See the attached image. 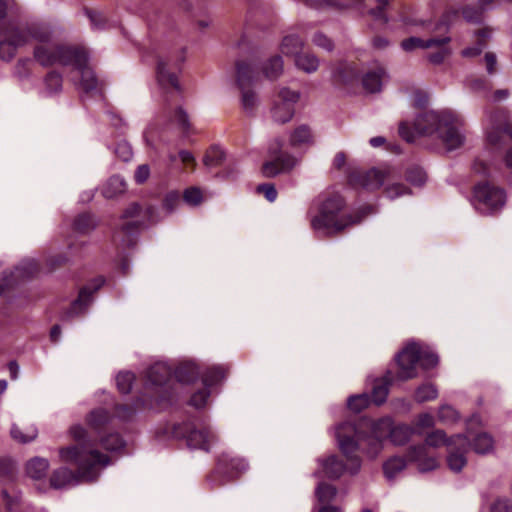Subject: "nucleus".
<instances>
[{
    "mask_svg": "<svg viewBox=\"0 0 512 512\" xmlns=\"http://www.w3.org/2000/svg\"><path fill=\"white\" fill-rule=\"evenodd\" d=\"M69 434L76 444L59 449V458L62 462L75 464L77 471L67 467L54 470L50 477V485L55 489L74 486L80 482H92L98 477L97 467H105L109 457L96 449L93 441L88 439L86 430L81 425H73Z\"/></svg>",
    "mask_w": 512,
    "mask_h": 512,
    "instance_id": "1",
    "label": "nucleus"
},
{
    "mask_svg": "<svg viewBox=\"0 0 512 512\" xmlns=\"http://www.w3.org/2000/svg\"><path fill=\"white\" fill-rule=\"evenodd\" d=\"M318 213L311 219V227L315 231H323L327 235H337L345 229L360 223L370 212L369 207L356 213L346 212V201L339 193H327L317 200Z\"/></svg>",
    "mask_w": 512,
    "mask_h": 512,
    "instance_id": "2",
    "label": "nucleus"
},
{
    "mask_svg": "<svg viewBox=\"0 0 512 512\" xmlns=\"http://www.w3.org/2000/svg\"><path fill=\"white\" fill-rule=\"evenodd\" d=\"M161 434L175 439L184 438L189 448L201 449L206 452L210 451L211 444L217 440L216 435L210 427H197L196 424L191 421L176 423L163 430H159L157 436L160 437Z\"/></svg>",
    "mask_w": 512,
    "mask_h": 512,
    "instance_id": "3",
    "label": "nucleus"
},
{
    "mask_svg": "<svg viewBox=\"0 0 512 512\" xmlns=\"http://www.w3.org/2000/svg\"><path fill=\"white\" fill-rule=\"evenodd\" d=\"M472 204L480 213L491 215L505 206L506 193L487 181L480 182L473 188Z\"/></svg>",
    "mask_w": 512,
    "mask_h": 512,
    "instance_id": "4",
    "label": "nucleus"
},
{
    "mask_svg": "<svg viewBox=\"0 0 512 512\" xmlns=\"http://www.w3.org/2000/svg\"><path fill=\"white\" fill-rule=\"evenodd\" d=\"M247 469L248 463L245 459L223 453L218 457L216 468L208 475L207 481L211 489H215L238 478Z\"/></svg>",
    "mask_w": 512,
    "mask_h": 512,
    "instance_id": "5",
    "label": "nucleus"
},
{
    "mask_svg": "<svg viewBox=\"0 0 512 512\" xmlns=\"http://www.w3.org/2000/svg\"><path fill=\"white\" fill-rule=\"evenodd\" d=\"M283 141L274 139L268 147V155L271 160L262 164L261 172L266 178H274L280 174L290 172L297 164L294 156L282 151Z\"/></svg>",
    "mask_w": 512,
    "mask_h": 512,
    "instance_id": "6",
    "label": "nucleus"
},
{
    "mask_svg": "<svg viewBox=\"0 0 512 512\" xmlns=\"http://www.w3.org/2000/svg\"><path fill=\"white\" fill-rule=\"evenodd\" d=\"M356 427L351 422H344L337 426L336 437L341 452L351 462L350 473L356 474L361 467V461L354 453L358 450V441L356 439Z\"/></svg>",
    "mask_w": 512,
    "mask_h": 512,
    "instance_id": "7",
    "label": "nucleus"
},
{
    "mask_svg": "<svg viewBox=\"0 0 512 512\" xmlns=\"http://www.w3.org/2000/svg\"><path fill=\"white\" fill-rule=\"evenodd\" d=\"M492 128L487 133L488 143L496 148L512 143V123L509 122V111L497 109L492 117Z\"/></svg>",
    "mask_w": 512,
    "mask_h": 512,
    "instance_id": "8",
    "label": "nucleus"
},
{
    "mask_svg": "<svg viewBox=\"0 0 512 512\" xmlns=\"http://www.w3.org/2000/svg\"><path fill=\"white\" fill-rule=\"evenodd\" d=\"M29 43V35L25 27L8 26L0 37V58L4 61H11L19 48Z\"/></svg>",
    "mask_w": 512,
    "mask_h": 512,
    "instance_id": "9",
    "label": "nucleus"
},
{
    "mask_svg": "<svg viewBox=\"0 0 512 512\" xmlns=\"http://www.w3.org/2000/svg\"><path fill=\"white\" fill-rule=\"evenodd\" d=\"M454 120V114L448 110L426 111L417 115L414 120V130L419 135H433Z\"/></svg>",
    "mask_w": 512,
    "mask_h": 512,
    "instance_id": "10",
    "label": "nucleus"
},
{
    "mask_svg": "<svg viewBox=\"0 0 512 512\" xmlns=\"http://www.w3.org/2000/svg\"><path fill=\"white\" fill-rule=\"evenodd\" d=\"M300 99V92L283 87L279 90L278 100L274 102L271 108V115L275 122L285 124L289 122L295 114V104Z\"/></svg>",
    "mask_w": 512,
    "mask_h": 512,
    "instance_id": "11",
    "label": "nucleus"
},
{
    "mask_svg": "<svg viewBox=\"0 0 512 512\" xmlns=\"http://www.w3.org/2000/svg\"><path fill=\"white\" fill-rule=\"evenodd\" d=\"M105 283L104 278L98 277L93 279L89 284L82 287L78 297L71 303L70 307L63 313L61 319L63 321L72 320L75 317L83 315L89 305L92 303L93 294L97 292Z\"/></svg>",
    "mask_w": 512,
    "mask_h": 512,
    "instance_id": "12",
    "label": "nucleus"
},
{
    "mask_svg": "<svg viewBox=\"0 0 512 512\" xmlns=\"http://www.w3.org/2000/svg\"><path fill=\"white\" fill-rule=\"evenodd\" d=\"M419 344L416 342L408 343L395 357L398 365L396 378L406 381L417 376L416 365L419 362Z\"/></svg>",
    "mask_w": 512,
    "mask_h": 512,
    "instance_id": "13",
    "label": "nucleus"
},
{
    "mask_svg": "<svg viewBox=\"0 0 512 512\" xmlns=\"http://www.w3.org/2000/svg\"><path fill=\"white\" fill-rule=\"evenodd\" d=\"M390 174V169L372 168L368 171H353L349 175V181L352 185L373 191L379 189L390 178Z\"/></svg>",
    "mask_w": 512,
    "mask_h": 512,
    "instance_id": "14",
    "label": "nucleus"
},
{
    "mask_svg": "<svg viewBox=\"0 0 512 512\" xmlns=\"http://www.w3.org/2000/svg\"><path fill=\"white\" fill-rule=\"evenodd\" d=\"M455 440L448 450L447 465L450 470L459 473L467 464L466 454L470 449V440L464 434H456Z\"/></svg>",
    "mask_w": 512,
    "mask_h": 512,
    "instance_id": "15",
    "label": "nucleus"
},
{
    "mask_svg": "<svg viewBox=\"0 0 512 512\" xmlns=\"http://www.w3.org/2000/svg\"><path fill=\"white\" fill-rule=\"evenodd\" d=\"M57 64L63 66H74L75 69H81L88 63L89 55L87 51L80 46L57 45Z\"/></svg>",
    "mask_w": 512,
    "mask_h": 512,
    "instance_id": "16",
    "label": "nucleus"
},
{
    "mask_svg": "<svg viewBox=\"0 0 512 512\" xmlns=\"http://www.w3.org/2000/svg\"><path fill=\"white\" fill-rule=\"evenodd\" d=\"M380 427L385 428V433L388 434L391 442L398 446L406 444L413 434V429L404 424L391 427L388 421L380 420L374 424V432L377 433Z\"/></svg>",
    "mask_w": 512,
    "mask_h": 512,
    "instance_id": "17",
    "label": "nucleus"
},
{
    "mask_svg": "<svg viewBox=\"0 0 512 512\" xmlns=\"http://www.w3.org/2000/svg\"><path fill=\"white\" fill-rule=\"evenodd\" d=\"M407 459L410 462L417 463L420 472H429L438 467L436 458L428 455L426 445L410 447L407 452Z\"/></svg>",
    "mask_w": 512,
    "mask_h": 512,
    "instance_id": "18",
    "label": "nucleus"
},
{
    "mask_svg": "<svg viewBox=\"0 0 512 512\" xmlns=\"http://www.w3.org/2000/svg\"><path fill=\"white\" fill-rule=\"evenodd\" d=\"M455 121L456 117L454 116V120H451L447 126H443V128L439 129L436 133L448 151L455 150L464 143V136L455 126Z\"/></svg>",
    "mask_w": 512,
    "mask_h": 512,
    "instance_id": "19",
    "label": "nucleus"
},
{
    "mask_svg": "<svg viewBox=\"0 0 512 512\" xmlns=\"http://www.w3.org/2000/svg\"><path fill=\"white\" fill-rule=\"evenodd\" d=\"M451 41L450 37H441V38H430L427 40H423L419 37H409L401 41L400 47L405 52H412L415 49H427L434 46H443L447 45Z\"/></svg>",
    "mask_w": 512,
    "mask_h": 512,
    "instance_id": "20",
    "label": "nucleus"
},
{
    "mask_svg": "<svg viewBox=\"0 0 512 512\" xmlns=\"http://www.w3.org/2000/svg\"><path fill=\"white\" fill-rule=\"evenodd\" d=\"M394 380V375L391 371H387L383 377L377 378L373 382L371 391V400L376 405L383 404L389 394V387Z\"/></svg>",
    "mask_w": 512,
    "mask_h": 512,
    "instance_id": "21",
    "label": "nucleus"
},
{
    "mask_svg": "<svg viewBox=\"0 0 512 512\" xmlns=\"http://www.w3.org/2000/svg\"><path fill=\"white\" fill-rule=\"evenodd\" d=\"M57 45L51 42L46 45H36L33 50L34 59L43 67H51L57 64Z\"/></svg>",
    "mask_w": 512,
    "mask_h": 512,
    "instance_id": "22",
    "label": "nucleus"
},
{
    "mask_svg": "<svg viewBox=\"0 0 512 512\" xmlns=\"http://www.w3.org/2000/svg\"><path fill=\"white\" fill-rule=\"evenodd\" d=\"M387 78L388 75L382 67L368 71L362 78L363 88L369 93H378Z\"/></svg>",
    "mask_w": 512,
    "mask_h": 512,
    "instance_id": "23",
    "label": "nucleus"
},
{
    "mask_svg": "<svg viewBox=\"0 0 512 512\" xmlns=\"http://www.w3.org/2000/svg\"><path fill=\"white\" fill-rule=\"evenodd\" d=\"M289 145L292 148H300L303 146H312L314 145V136L311 128L302 124L296 127L289 135Z\"/></svg>",
    "mask_w": 512,
    "mask_h": 512,
    "instance_id": "24",
    "label": "nucleus"
},
{
    "mask_svg": "<svg viewBox=\"0 0 512 512\" xmlns=\"http://www.w3.org/2000/svg\"><path fill=\"white\" fill-rule=\"evenodd\" d=\"M318 461L322 467L323 475L329 479H339L346 470L345 464L336 455H330Z\"/></svg>",
    "mask_w": 512,
    "mask_h": 512,
    "instance_id": "25",
    "label": "nucleus"
},
{
    "mask_svg": "<svg viewBox=\"0 0 512 512\" xmlns=\"http://www.w3.org/2000/svg\"><path fill=\"white\" fill-rule=\"evenodd\" d=\"M146 375L149 383L162 386L171 378L172 370L167 364L157 362L148 368Z\"/></svg>",
    "mask_w": 512,
    "mask_h": 512,
    "instance_id": "26",
    "label": "nucleus"
},
{
    "mask_svg": "<svg viewBox=\"0 0 512 512\" xmlns=\"http://www.w3.org/2000/svg\"><path fill=\"white\" fill-rule=\"evenodd\" d=\"M200 375L201 371L199 367L193 362H183L179 364L174 371L176 380L183 384L195 382Z\"/></svg>",
    "mask_w": 512,
    "mask_h": 512,
    "instance_id": "27",
    "label": "nucleus"
},
{
    "mask_svg": "<svg viewBox=\"0 0 512 512\" xmlns=\"http://www.w3.org/2000/svg\"><path fill=\"white\" fill-rule=\"evenodd\" d=\"M126 181L120 175L111 176L102 188V195L106 199L115 198L126 191Z\"/></svg>",
    "mask_w": 512,
    "mask_h": 512,
    "instance_id": "28",
    "label": "nucleus"
},
{
    "mask_svg": "<svg viewBox=\"0 0 512 512\" xmlns=\"http://www.w3.org/2000/svg\"><path fill=\"white\" fill-rule=\"evenodd\" d=\"M49 468V461L42 457H34L30 459L26 463V474L34 479V480H40L43 479L48 471Z\"/></svg>",
    "mask_w": 512,
    "mask_h": 512,
    "instance_id": "29",
    "label": "nucleus"
},
{
    "mask_svg": "<svg viewBox=\"0 0 512 512\" xmlns=\"http://www.w3.org/2000/svg\"><path fill=\"white\" fill-rule=\"evenodd\" d=\"M303 39L297 34L285 36L281 42V52L286 56H294L296 58L304 48Z\"/></svg>",
    "mask_w": 512,
    "mask_h": 512,
    "instance_id": "30",
    "label": "nucleus"
},
{
    "mask_svg": "<svg viewBox=\"0 0 512 512\" xmlns=\"http://www.w3.org/2000/svg\"><path fill=\"white\" fill-rule=\"evenodd\" d=\"M168 63L159 58L157 62V79L161 85L170 84L176 90H180L178 77L174 72H169L167 69Z\"/></svg>",
    "mask_w": 512,
    "mask_h": 512,
    "instance_id": "31",
    "label": "nucleus"
},
{
    "mask_svg": "<svg viewBox=\"0 0 512 512\" xmlns=\"http://www.w3.org/2000/svg\"><path fill=\"white\" fill-rule=\"evenodd\" d=\"M455 439H456V435L447 437L444 430L436 429L426 436L425 445L434 447V448L445 445L449 449L456 442Z\"/></svg>",
    "mask_w": 512,
    "mask_h": 512,
    "instance_id": "32",
    "label": "nucleus"
},
{
    "mask_svg": "<svg viewBox=\"0 0 512 512\" xmlns=\"http://www.w3.org/2000/svg\"><path fill=\"white\" fill-rule=\"evenodd\" d=\"M295 65L298 69L304 71L305 73L311 74L317 71L319 67V59L313 53L301 52L295 58Z\"/></svg>",
    "mask_w": 512,
    "mask_h": 512,
    "instance_id": "33",
    "label": "nucleus"
},
{
    "mask_svg": "<svg viewBox=\"0 0 512 512\" xmlns=\"http://www.w3.org/2000/svg\"><path fill=\"white\" fill-rule=\"evenodd\" d=\"M226 374L227 369L221 365L208 367L205 371L201 372L203 384L208 388L221 382L226 377Z\"/></svg>",
    "mask_w": 512,
    "mask_h": 512,
    "instance_id": "34",
    "label": "nucleus"
},
{
    "mask_svg": "<svg viewBox=\"0 0 512 512\" xmlns=\"http://www.w3.org/2000/svg\"><path fill=\"white\" fill-rule=\"evenodd\" d=\"M97 226L94 216L90 213L79 214L73 222V228L80 234H88L92 232Z\"/></svg>",
    "mask_w": 512,
    "mask_h": 512,
    "instance_id": "35",
    "label": "nucleus"
},
{
    "mask_svg": "<svg viewBox=\"0 0 512 512\" xmlns=\"http://www.w3.org/2000/svg\"><path fill=\"white\" fill-rule=\"evenodd\" d=\"M493 444V438L489 434L480 433L470 442V448L477 454L485 455L493 450Z\"/></svg>",
    "mask_w": 512,
    "mask_h": 512,
    "instance_id": "36",
    "label": "nucleus"
},
{
    "mask_svg": "<svg viewBox=\"0 0 512 512\" xmlns=\"http://www.w3.org/2000/svg\"><path fill=\"white\" fill-rule=\"evenodd\" d=\"M110 418V414L107 410L99 408L91 411L86 420L91 428L99 432L110 421Z\"/></svg>",
    "mask_w": 512,
    "mask_h": 512,
    "instance_id": "37",
    "label": "nucleus"
},
{
    "mask_svg": "<svg viewBox=\"0 0 512 512\" xmlns=\"http://www.w3.org/2000/svg\"><path fill=\"white\" fill-rule=\"evenodd\" d=\"M237 69V85L240 89L247 88L250 86L253 81V70L249 64L243 61H238L236 63Z\"/></svg>",
    "mask_w": 512,
    "mask_h": 512,
    "instance_id": "38",
    "label": "nucleus"
},
{
    "mask_svg": "<svg viewBox=\"0 0 512 512\" xmlns=\"http://www.w3.org/2000/svg\"><path fill=\"white\" fill-rule=\"evenodd\" d=\"M263 73L264 75L270 79H277L283 72V59L281 56L276 55L271 57L264 65H263Z\"/></svg>",
    "mask_w": 512,
    "mask_h": 512,
    "instance_id": "39",
    "label": "nucleus"
},
{
    "mask_svg": "<svg viewBox=\"0 0 512 512\" xmlns=\"http://www.w3.org/2000/svg\"><path fill=\"white\" fill-rule=\"evenodd\" d=\"M337 488L326 482H320L315 489V496L317 500L322 504L332 502L337 496Z\"/></svg>",
    "mask_w": 512,
    "mask_h": 512,
    "instance_id": "40",
    "label": "nucleus"
},
{
    "mask_svg": "<svg viewBox=\"0 0 512 512\" xmlns=\"http://www.w3.org/2000/svg\"><path fill=\"white\" fill-rule=\"evenodd\" d=\"M25 29L29 35V41L33 39L38 42L37 45H46L52 40V31L45 27L27 26Z\"/></svg>",
    "mask_w": 512,
    "mask_h": 512,
    "instance_id": "41",
    "label": "nucleus"
},
{
    "mask_svg": "<svg viewBox=\"0 0 512 512\" xmlns=\"http://www.w3.org/2000/svg\"><path fill=\"white\" fill-rule=\"evenodd\" d=\"M306 6L309 9L317 11L324 10L326 8H335L339 11H345L352 7L350 4L339 0H311L306 3Z\"/></svg>",
    "mask_w": 512,
    "mask_h": 512,
    "instance_id": "42",
    "label": "nucleus"
},
{
    "mask_svg": "<svg viewBox=\"0 0 512 512\" xmlns=\"http://www.w3.org/2000/svg\"><path fill=\"white\" fill-rule=\"evenodd\" d=\"M10 435L15 441L25 444L35 440L38 435V431L35 427L27 428L24 431L18 425L13 424L10 430Z\"/></svg>",
    "mask_w": 512,
    "mask_h": 512,
    "instance_id": "43",
    "label": "nucleus"
},
{
    "mask_svg": "<svg viewBox=\"0 0 512 512\" xmlns=\"http://www.w3.org/2000/svg\"><path fill=\"white\" fill-rule=\"evenodd\" d=\"M406 460L402 457H392L383 465V471L388 479H393L406 468Z\"/></svg>",
    "mask_w": 512,
    "mask_h": 512,
    "instance_id": "44",
    "label": "nucleus"
},
{
    "mask_svg": "<svg viewBox=\"0 0 512 512\" xmlns=\"http://www.w3.org/2000/svg\"><path fill=\"white\" fill-rule=\"evenodd\" d=\"M438 396V390L434 384L426 383L419 386L415 391V401L418 403H424L436 399Z\"/></svg>",
    "mask_w": 512,
    "mask_h": 512,
    "instance_id": "45",
    "label": "nucleus"
},
{
    "mask_svg": "<svg viewBox=\"0 0 512 512\" xmlns=\"http://www.w3.org/2000/svg\"><path fill=\"white\" fill-rule=\"evenodd\" d=\"M63 78L59 72L50 71L44 78L45 88L48 94H57L62 91Z\"/></svg>",
    "mask_w": 512,
    "mask_h": 512,
    "instance_id": "46",
    "label": "nucleus"
},
{
    "mask_svg": "<svg viewBox=\"0 0 512 512\" xmlns=\"http://www.w3.org/2000/svg\"><path fill=\"white\" fill-rule=\"evenodd\" d=\"M81 73V87L88 93L97 88L98 80L95 73L86 66L81 69H77Z\"/></svg>",
    "mask_w": 512,
    "mask_h": 512,
    "instance_id": "47",
    "label": "nucleus"
},
{
    "mask_svg": "<svg viewBox=\"0 0 512 512\" xmlns=\"http://www.w3.org/2000/svg\"><path fill=\"white\" fill-rule=\"evenodd\" d=\"M225 156L220 147L213 146L206 152L203 162L207 167H218L224 162Z\"/></svg>",
    "mask_w": 512,
    "mask_h": 512,
    "instance_id": "48",
    "label": "nucleus"
},
{
    "mask_svg": "<svg viewBox=\"0 0 512 512\" xmlns=\"http://www.w3.org/2000/svg\"><path fill=\"white\" fill-rule=\"evenodd\" d=\"M241 90V105L244 112L248 115H253L254 110L257 106L258 100L256 93L248 88H243Z\"/></svg>",
    "mask_w": 512,
    "mask_h": 512,
    "instance_id": "49",
    "label": "nucleus"
},
{
    "mask_svg": "<svg viewBox=\"0 0 512 512\" xmlns=\"http://www.w3.org/2000/svg\"><path fill=\"white\" fill-rule=\"evenodd\" d=\"M376 7L368 10V14L376 21H381L383 24H387L390 21L386 10L390 4L389 0H374Z\"/></svg>",
    "mask_w": 512,
    "mask_h": 512,
    "instance_id": "50",
    "label": "nucleus"
},
{
    "mask_svg": "<svg viewBox=\"0 0 512 512\" xmlns=\"http://www.w3.org/2000/svg\"><path fill=\"white\" fill-rule=\"evenodd\" d=\"M370 401V396L366 393L352 395L347 399V406L351 411L360 413L369 406Z\"/></svg>",
    "mask_w": 512,
    "mask_h": 512,
    "instance_id": "51",
    "label": "nucleus"
},
{
    "mask_svg": "<svg viewBox=\"0 0 512 512\" xmlns=\"http://www.w3.org/2000/svg\"><path fill=\"white\" fill-rule=\"evenodd\" d=\"M406 180L415 186H422L427 180L426 172L419 166H411L406 170Z\"/></svg>",
    "mask_w": 512,
    "mask_h": 512,
    "instance_id": "52",
    "label": "nucleus"
},
{
    "mask_svg": "<svg viewBox=\"0 0 512 512\" xmlns=\"http://www.w3.org/2000/svg\"><path fill=\"white\" fill-rule=\"evenodd\" d=\"M101 445L108 451H118L125 446V441L119 433H110L100 439Z\"/></svg>",
    "mask_w": 512,
    "mask_h": 512,
    "instance_id": "53",
    "label": "nucleus"
},
{
    "mask_svg": "<svg viewBox=\"0 0 512 512\" xmlns=\"http://www.w3.org/2000/svg\"><path fill=\"white\" fill-rule=\"evenodd\" d=\"M438 420L443 424H453L458 421L459 413L450 405H442L438 410Z\"/></svg>",
    "mask_w": 512,
    "mask_h": 512,
    "instance_id": "54",
    "label": "nucleus"
},
{
    "mask_svg": "<svg viewBox=\"0 0 512 512\" xmlns=\"http://www.w3.org/2000/svg\"><path fill=\"white\" fill-rule=\"evenodd\" d=\"M135 376L131 372H120L116 376V384L120 393L128 394L130 393L133 385V381Z\"/></svg>",
    "mask_w": 512,
    "mask_h": 512,
    "instance_id": "55",
    "label": "nucleus"
},
{
    "mask_svg": "<svg viewBox=\"0 0 512 512\" xmlns=\"http://www.w3.org/2000/svg\"><path fill=\"white\" fill-rule=\"evenodd\" d=\"M419 354V362L423 369H432L438 365L439 357L436 353L432 351H423L421 346L419 345Z\"/></svg>",
    "mask_w": 512,
    "mask_h": 512,
    "instance_id": "56",
    "label": "nucleus"
},
{
    "mask_svg": "<svg viewBox=\"0 0 512 512\" xmlns=\"http://www.w3.org/2000/svg\"><path fill=\"white\" fill-rule=\"evenodd\" d=\"M462 16L463 18L469 22L474 24H479L483 20V10L478 6V8L473 6H465L462 8Z\"/></svg>",
    "mask_w": 512,
    "mask_h": 512,
    "instance_id": "57",
    "label": "nucleus"
},
{
    "mask_svg": "<svg viewBox=\"0 0 512 512\" xmlns=\"http://www.w3.org/2000/svg\"><path fill=\"white\" fill-rule=\"evenodd\" d=\"M183 200L191 206H198L203 201L202 191L198 187H189L184 190Z\"/></svg>",
    "mask_w": 512,
    "mask_h": 512,
    "instance_id": "58",
    "label": "nucleus"
},
{
    "mask_svg": "<svg viewBox=\"0 0 512 512\" xmlns=\"http://www.w3.org/2000/svg\"><path fill=\"white\" fill-rule=\"evenodd\" d=\"M312 42L317 47L322 48L328 52L333 51L335 47L333 40L321 31H318L313 35Z\"/></svg>",
    "mask_w": 512,
    "mask_h": 512,
    "instance_id": "59",
    "label": "nucleus"
},
{
    "mask_svg": "<svg viewBox=\"0 0 512 512\" xmlns=\"http://www.w3.org/2000/svg\"><path fill=\"white\" fill-rule=\"evenodd\" d=\"M209 396L210 390L205 386L203 389L198 390L191 396L189 404L196 409L203 408L206 405Z\"/></svg>",
    "mask_w": 512,
    "mask_h": 512,
    "instance_id": "60",
    "label": "nucleus"
},
{
    "mask_svg": "<svg viewBox=\"0 0 512 512\" xmlns=\"http://www.w3.org/2000/svg\"><path fill=\"white\" fill-rule=\"evenodd\" d=\"M385 193L390 199H394L406 194H410L411 190L402 183H393L385 187Z\"/></svg>",
    "mask_w": 512,
    "mask_h": 512,
    "instance_id": "61",
    "label": "nucleus"
},
{
    "mask_svg": "<svg viewBox=\"0 0 512 512\" xmlns=\"http://www.w3.org/2000/svg\"><path fill=\"white\" fill-rule=\"evenodd\" d=\"M115 155L122 161L127 162L132 158L133 151L130 144L126 141L117 143L114 148Z\"/></svg>",
    "mask_w": 512,
    "mask_h": 512,
    "instance_id": "62",
    "label": "nucleus"
},
{
    "mask_svg": "<svg viewBox=\"0 0 512 512\" xmlns=\"http://www.w3.org/2000/svg\"><path fill=\"white\" fill-rule=\"evenodd\" d=\"M85 14L94 29L102 30L105 28L106 20L100 12L85 8Z\"/></svg>",
    "mask_w": 512,
    "mask_h": 512,
    "instance_id": "63",
    "label": "nucleus"
},
{
    "mask_svg": "<svg viewBox=\"0 0 512 512\" xmlns=\"http://www.w3.org/2000/svg\"><path fill=\"white\" fill-rule=\"evenodd\" d=\"M256 192L262 194L269 202H274L277 198V190L272 183L259 184Z\"/></svg>",
    "mask_w": 512,
    "mask_h": 512,
    "instance_id": "64",
    "label": "nucleus"
}]
</instances>
